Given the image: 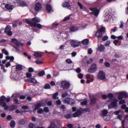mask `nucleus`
I'll return each mask as SVG.
<instances>
[{
	"instance_id": "f257e3e1",
	"label": "nucleus",
	"mask_w": 128,
	"mask_h": 128,
	"mask_svg": "<svg viewBox=\"0 0 128 128\" xmlns=\"http://www.w3.org/2000/svg\"><path fill=\"white\" fill-rule=\"evenodd\" d=\"M97 69V65L95 64H92L88 70V72L90 73L94 72Z\"/></svg>"
},
{
	"instance_id": "f03ea898",
	"label": "nucleus",
	"mask_w": 128,
	"mask_h": 128,
	"mask_svg": "<svg viewBox=\"0 0 128 128\" xmlns=\"http://www.w3.org/2000/svg\"><path fill=\"white\" fill-rule=\"evenodd\" d=\"M70 84L69 82L62 81L61 83V87L64 89H67L70 87Z\"/></svg>"
},
{
	"instance_id": "7ed1b4c3",
	"label": "nucleus",
	"mask_w": 128,
	"mask_h": 128,
	"mask_svg": "<svg viewBox=\"0 0 128 128\" xmlns=\"http://www.w3.org/2000/svg\"><path fill=\"white\" fill-rule=\"evenodd\" d=\"M97 77L99 80H104L106 78L105 73L103 71H100L98 74Z\"/></svg>"
},
{
	"instance_id": "20e7f679",
	"label": "nucleus",
	"mask_w": 128,
	"mask_h": 128,
	"mask_svg": "<svg viewBox=\"0 0 128 128\" xmlns=\"http://www.w3.org/2000/svg\"><path fill=\"white\" fill-rule=\"evenodd\" d=\"M72 46L74 48H76L79 46L80 44V42L76 40H72L70 42Z\"/></svg>"
},
{
	"instance_id": "39448f33",
	"label": "nucleus",
	"mask_w": 128,
	"mask_h": 128,
	"mask_svg": "<svg viewBox=\"0 0 128 128\" xmlns=\"http://www.w3.org/2000/svg\"><path fill=\"white\" fill-rule=\"evenodd\" d=\"M90 10L92 11L90 13L91 14L94 15L95 16H97L98 14L100 12V10L96 8H90Z\"/></svg>"
},
{
	"instance_id": "423d86ee",
	"label": "nucleus",
	"mask_w": 128,
	"mask_h": 128,
	"mask_svg": "<svg viewBox=\"0 0 128 128\" xmlns=\"http://www.w3.org/2000/svg\"><path fill=\"white\" fill-rule=\"evenodd\" d=\"M6 97L4 95H2L0 97V105L1 106L2 105L4 106L6 105L5 100Z\"/></svg>"
},
{
	"instance_id": "0eeeda50",
	"label": "nucleus",
	"mask_w": 128,
	"mask_h": 128,
	"mask_svg": "<svg viewBox=\"0 0 128 128\" xmlns=\"http://www.w3.org/2000/svg\"><path fill=\"white\" fill-rule=\"evenodd\" d=\"M82 113V112L80 109L76 111L73 113L72 115V116L74 117L79 116Z\"/></svg>"
},
{
	"instance_id": "6e6552de",
	"label": "nucleus",
	"mask_w": 128,
	"mask_h": 128,
	"mask_svg": "<svg viewBox=\"0 0 128 128\" xmlns=\"http://www.w3.org/2000/svg\"><path fill=\"white\" fill-rule=\"evenodd\" d=\"M42 7L41 4L40 2H37L35 4L34 10L36 11H38L41 9Z\"/></svg>"
},
{
	"instance_id": "1a4fd4ad",
	"label": "nucleus",
	"mask_w": 128,
	"mask_h": 128,
	"mask_svg": "<svg viewBox=\"0 0 128 128\" xmlns=\"http://www.w3.org/2000/svg\"><path fill=\"white\" fill-rule=\"evenodd\" d=\"M118 100L117 99H114L113 101L110 102L111 106L113 108H114L117 106V102Z\"/></svg>"
},
{
	"instance_id": "9d476101",
	"label": "nucleus",
	"mask_w": 128,
	"mask_h": 128,
	"mask_svg": "<svg viewBox=\"0 0 128 128\" xmlns=\"http://www.w3.org/2000/svg\"><path fill=\"white\" fill-rule=\"evenodd\" d=\"M108 113V111L106 110H104L101 111L100 116L102 117H104L106 116Z\"/></svg>"
},
{
	"instance_id": "9b49d317",
	"label": "nucleus",
	"mask_w": 128,
	"mask_h": 128,
	"mask_svg": "<svg viewBox=\"0 0 128 128\" xmlns=\"http://www.w3.org/2000/svg\"><path fill=\"white\" fill-rule=\"evenodd\" d=\"M69 30L71 32H74L76 31L78 28L76 26H72L70 27Z\"/></svg>"
},
{
	"instance_id": "f8f14e48",
	"label": "nucleus",
	"mask_w": 128,
	"mask_h": 128,
	"mask_svg": "<svg viewBox=\"0 0 128 128\" xmlns=\"http://www.w3.org/2000/svg\"><path fill=\"white\" fill-rule=\"evenodd\" d=\"M97 100V99L95 97L91 98L90 102V104L92 105L95 104L96 103Z\"/></svg>"
},
{
	"instance_id": "ddd939ff",
	"label": "nucleus",
	"mask_w": 128,
	"mask_h": 128,
	"mask_svg": "<svg viewBox=\"0 0 128 128\" xmlns=\"http://www.w3.org/2000/svg\"><path fill=\"white\" fill-rule=\"evenodd\" d=\"M104 45L100 44L98 48V50L100 52L104 51L105 49Z\"/></svg>"
},
{
	"instance_id": "4468645a",
	"label": "nucleus",
	"mask_w": 128,
	"mask_h": 128,
	"mask_svg": "<svg viewBox=\"0 0 128 128\" xmlns=\"http://www.w3.org/2000/svg\"><path fill=\"white\" fill-rule=\"evenodd\" d=\"M17 108V106L14 104L10 105L9 108V110L10 111L14 110L16 109Z\"/></svg>"
},
{
	"instance_id": "2eb2a0df",
	"label": "nucleus",
	"mask_w": 128,
	"mask_h": 128,
	"mask_svg": "<svg viewBox=\"0 0 128 128\" xmlns=\"http://www.w3.org/2000/svg\"><path fill=\"white\" fill-rule=\"evenodd\" d=\"M95 36L99 38H102V33L100 32L98 30L96 32Z\"/></svg>"
},
{
	"instance_id": "dca6fc26",
	"label": "nucleus",
	"mask_w": 128,
	"mask_h": 128,
	"mask_svg": "<svg viewBox=\"0 0 128 128\" xmlns=\"http://www.w3.org/2000/svg\"><path fill=\"white\" fill-rule=\"evenodd\" d=\"M32 20L33 22H35L36 23L38 22H40L39 18L36 17H35L32 18Z\"/></svg>"
},
{
	"instance_id": "f3484780",
	"label": "nucleus",
	"mask_w": 128,
	"mask_h": 128,
	"mask_svg": "<svg viewBox=\"0 0 128 128\" xmlns=\"http://www.w3.org/2000/svg\"><path fill=\"white\" fill-rule=\"evenodd\" d=\"M11 30V28L9 25H7L4 29V32L6 33Z\"/></svg>"
},
{
	"instance_id": "a211bd4d",
	"label": "nucleus",
	"mask_w": 128,
	"mask_h": 128,
	"mask_svg": "<svg viewBox=\"0 0 128 128\" xmlns=\"http://www.w3.org/2000/svg\"><path fill=\"white\" fill-rule=\"evenodd\" d=\"M46 8L48 12H50L52 10V7L50 5L48 4H47L46 6Z\"/></svg>"
},
{
	"instance_id": "6ab92c4d",
	"label": "nucleus",
	"mask_w": 128,
	"mask_h": 128,
	"mask_svg": "<svg viewBox=\"0 0 128 128\" xmlns=\"http://www.w3.org/2000/svg\"><path fill=\"white\" fill-rule=\"evenodd\" d=\"M26 21L28 24L32 26H33V25H35V24L34 22H33L30 21L28 19H26Z\"/></svg>"
},
{
	"instance_id": "aec40b11",
	"label": "nucleus",
	"mask_w": 128,
	"mask_h": 128,
	"mask_svg": "<svg viewBox=\"0 0 128 128\" xmlns=\"http://www.w3.org/2000/svg\"><path fill=\"white\" fill-rule=\"evenodd\" d=\"M42 104L41 103H38L37 104L36 106L35 107L34 109L35 110H38L40 107L42 106Z\"/></svg>"
},
{
	"instance_id": "412c9836",
	"label": "nucleus",
	"mask_w": 128,
	"mask_h": 128,
	"mask_svg": "<svg viewBox=\"0 0 128 128\" xmlns=\"http://www.w3.org/2000/svg\"><path fill=\"white\" fill-rule=\"evenodd\" d=\"M89 42V40L88 39H86L83 40L82 41V44L84 45L87 44Z\"/></svg>"
},
{
	"instance_id": "4be33fe9",
	"label": "nucleus",
	"mask_w": 128,
	"mask_h": 128,
	"mask_svg": "<svg viewBox=\"0 0 128 128\" xmlns=\"http://www.w3.org/2000/svg\"><path fill=\"white\" fill-rule=\"evenodd\" d=\"M11 6L10 5L8 4H6L5 5V8L7 10H12L13 9L12 6Z\"/></svg>"
},
{
	"instance_id": "5701e85b",
	"label": "nucleus",
	"mask_w": 128,
	"mask_h": 128,
	"mask_svg": "<svg viewBox=\"0 0 128 128\" xmlns=\"http://www.w3.org/2000/svg\"><path fill=\"white\" fill-rule=\"evenodd\" d=\"M62 6L64 7H68L70 6V4L68 2H65L62 4Z\"/></svg>"
},
{
	"instance_id": "b1692460",
	"label": "nucleus",
	"mask_w": 128,
	"mask_h": 128,
	"mask_svg": "<svg viewBox=\"0 0 128 128\" xmlns=\"http://www.w3.org/2000/svg\"><path fill=\"white\" fill-rule=\"evenodd\" d=\"M56 125L54 122H51L50 126L48 128H56Z\"/></svg>"
},
{
	"instance_id": "393cba45",
	"label": "nucleus",
	"mask_w": 128,
	"mask_h": 128,
	"mask_svg": "<svg viewBox=\"0 0 128 128\" xmlns=\"http://www.w3.org/2000/svg\"><path fill=\"white\" fill-rule=\"evenodd\" d=\"M34 55L36 57L40 58L42 56V54L40 53L36 52L34 54Z\"/></svg>"
},
{
	"instance_id": "a878e982",
	"label": "nucleus",
	"mask_w": 128,
	"mask_h": 128,
	"mask_svg": "<svg viewBox=\"0 0 128 128\" xmlns=\"http://www.w3.org/2000/svg\"><path fill=\"white\" fill-rule=\"evenodd\" d=\"M19 4L22 7L27 6H28L27 4L23 1H22Z\"/></svg>"
},
{
	"instance_id": "bb28decb",
	"label": "nucleus",
	"mask_w": 128,
	"mask_h": 128,
	"mask_svg": "<svg viewBox=\"0 0 128 128\" xmlns=\"http://www.w3.org/2000/svg\"><path fill=\"white\" fill-rule=\"evenodd\" d=\"M11 42H14L16 45H18V41L15 38H13L11 40Z\"/></svg>"
},
{
	"instance_id": "cd10ccee",
	"label": "nucleus",
	"mask_w": 128,
	"mask_h": 128,
	"mask_svg": "<svg viewBox=\"0 0 128 128\" xmlns=\"http://www.w3.org/2000/svg\"><path fill=\"white\" fill-rule=\"evenodd\" d=\"M25 123V121L23 119H21L18 122L19 124L20 125H23Z\"/></svg>"
},
{
	"instance_id": "c85d7f7f",
	"label": "nucleus",
	"mask_w": 128,
	"mask_h": 128,
	"mask_svg": "<svg viewBox=\"0 0 128 128\" xmlns=\"http://www.w3.org/2000/svg\"><path fill=\"white\" fill-rule=\"evenodd\" d=\"M15 123L14 121L12 120L11 121L10 123V126L12 128H14L15 126Z\"/></svg>"
},
{
	"instance_id": "c756f323",
	"label": "nucleus",
	"mask_w": 128,
	"mask_h": 128,
	"mask_svg": "<svg viewBox=\"0 0 128 128\" xmlns=\"http://www.w3.org/2000/svg\"><path fill=\"white\" fill-rule=\"evenodd\" d=\"M35 23V25H33V27H35L36 26L39 29H41L42 27V26L40 24H37L34 22Z\"/></svg>"
},
{
	"instance_id": "7c9ffc66",
	"label": "nucleus",
	"mask_w": 128,
	"mask_h": 128,
	"mask_svg": "<svg viewBox=\"0 0 128 128\" xmlns=\"http://www.w3.org/2000/svg\"><path fill=\"white\" fill-rule=\"evenodd\" d=\"M64 117L66 119L70 118L72 117L71 114H65L64 116Z\"/></svg>"
},
{
	"instance_id": "2f4dec72",
	"label": "nucleus",
	"mask_w": 128,
	"mask_h": 128,
	"mask_svg": "<svg viewBox=\"0 0 128 128\" xmlns=\"http://www.w3.org/2000/svg\"><path fill=\"white\" fill-rule=\"evenodd\" d=\"M58 92H56L53 94L52 96V98L54 99H58V97H56L58 95Z\"/></svg>"
},
{
	"instance_id": "473e14b6",
	"label": "nucleus",
	"mask_w": 128,
	"mask_h": 128,
	"mask_svg": "<svg viewBox=\"0 0 128 128\" xmlns=\"http://www.w3.org/2000/svg\"><path fill=\"white\" fill-rule=\"evenodd\" d=\"M122 94L123 97L124 98H126L128 97V94L126 92H121Z\"/></svg>"
},
{
	"instance_id": "72a5a7b5",
	"label": "nucleus",
	"mask_w": 128,
	"mask_h": 128,
	"mask_svg": "<svg viewBox=\"0 0 128 128\" xmlns=\"http://www.w3.org/2000/svg\"><path fill=\"white\" fill-rule=\"evenodd\" d=\"M16 68L17 70H21L22 69V66L20 64L18 65L16 67Z\"/></svg>"
},
{
	"instance_id": "f704fd0d",
	"label": "nucleus",
	"mask_w": 128,
	"mask_h": 128,
	"mask_svg": "<svg viewBox=\"0 0 128 128\" xmlns=\"http://www.w3.org/2000/svg\"><path fill=\"white\" fill-rule=\"evenodd\" d=\"M29 128H35L36 126L35 125L32 123H30L28 125Z\"/></svg>"
},
{
	"instance_id": "c9c22d12",
	"label": "nucleus",
	"mask_w": 128,
	"mask_h": 128,
	"mask_svg": "<svg viewBox=\"0 0 128 128\" xmlns=\"http://www.w3.org/2000/svg\"><path fill=\"white\" fill-rule=\"evenodd\" d=\"M125 120H123L121 121V123L122 124V125L121 126L122 128H128V127H125Z\"/></svg>"
},
{
	"instance_id": "e433bc0d",
	"label": "nucleus",
	"mask_w": 128,
	"mask_h": 128,
	"mask_svg": "<svg viewBox=\"0 0 128 128\" xmlns=\"http://www.w3.org/2000/svg\"><path fill=\"white\" fill-rule=\"evenodd\" d=\"M45 73L44 71L42 70L38 74V75L39 76H42L44 75Z\"/></svg>"
},
{
	"instance_id": "4c0bfd02",
	"label": "nucleus",
	"mask_w": 128,
	"mask_h": 128,
	"mask_svg": "<svg viewBox=\"0 0 128 128\" xmlns=\"http://www.w3.org/2000/svg\"><path fill=\"white\" fill-rule=\"evenodd\" d=\"M44 88L45 89H50V84H45Z\"/></svg>"
},
{
	"instance_id": "58836bf2",
	"label": "nucleus",
	"mask_w": 128,
	"mask_h": 128,
	"mask_svg": "<svg viewBox=\"0 0 128 128\" xmlns=\"http://www.w3.org/2000/svg\"><path fill=\"white\" fill-rule=\"evenodd\" d=\"M2 52L6 55H8L9 53L5 49H3L2 50Z\"/></svg>"
},
{
	"instance_id": "ea45409f",
	"label": "nucleus",
	"mask_w": 128,
	"mask_h": 128,
	"mask_svg": "<svg viewBox=\"0 0 128 128\" xmlns=\"http://www.w3.org/2000/svg\"><path fill=\"white\" fill-rule=\"evenodd\" d=\"M107 97L109 99L112 98L114 96L113 94L112 93H109L107 95Z\"/></svg>"
},
{
	"instance_id": "a19ab883",
	"label": "nucleus",
	"mask_w": 128,
	"mask_h": 128,
	"mask_svg": "<svg viewBox=\"0 0 128 128\" xmlns=\"http://www.w3.org/2000/svg\"><path fill=\"white\" fill-rule=\"evenodd\" d=\"M123 98V97L121 92L118 95V98L119 100H120L122 99Z\"/></svg>"
},
{
	"instance_id": "79ce46f5",
	"label": "nucleus",
	"mask_w": 128,
	"mask_h": 128,
	"mask_svg": "<svg viewBox=\"0 0 128 128\" xmlns=\"http://www.w3.org/2000/svg\"><path fill=\"white\" fill-rule=\"evenodd\" d=\"M70 98H66L64 99V102H65L68 103V104H69L70 103Z\"/></svg>"
},
{
	"instance_id": "37998d69",
	"label": "nucleus",
	"mask_w": 128,
	"mask_h": 128,
	"mask_svg": "<svg viewBox=\"0 0 128 128\" xmlns=\"http://www.w3.org/2000/svg\"><path fill=\"white\" fill-rule=\"evenodd\" d=\"M110 40H107L105 43V46H109L110 43Z\"/></svg>"
},
{
	"instance_id": "c03bdc74",
	"label": "nucleus",
	"mask_w": 128,
	"mask_h": 128,
	"mask_svg": "<svg viewBox=\"0 0 128 128\" xmlns=\"http://www.w3.org/2000/svg\"><path fill=\"white\" fill-rule=\"evenodd\" d=\"M105 28L104 27H101L100 29L98 30L100 32L102 33V32H104L105 31Z\"/></svg>"
},
{
	"instance_id": "a18cd8bd",
	"label": "nucleus",
	"mask_w": 128,
	"mask_h": 128,
	"mask_svg": "<svg viewBox=\"0 0 128 128\" xmlns=\"http://www.w3.org/2000/svg\"><path fill=\"white\" fill-rule=\"evenodd\" d=\"M119 100L120 101L119 102V104H122L125 103V101L124 100H123L122 99V100Z\"/></svg>"
},
{
	"instance_id": "49530a36",
	"label": "nucleus",
	"mask_w": 128,
	"mask_h": 128,
	"mask_svg": "<svg viewBox=\"0 0 128 128\" xmlns=\"http://www.w3.org/2000/svg\"><path fill=\"white\" fill-rule=\"evenodd\" d=\"M80 110L82 112H83V110L85 112L88 111L89 112L90 110L89 108H84L83 110L82 108H81L80 109Z\"/></svg>"
},
{
	"instance_id": "de8ad7c7",
	"label": "nucleus",
	"mask_w": 128,
	"mask_h": 128,
	"mask_svg": "<svg viewBox=\"0 0 128 128\" xmlns=\"http://www.w3.org/2000/svg\"><path fill=\"white\" fill-rule=\"evenodd\" d=\"M31 83L36 84L37 83V81L34 78H31Z\"/></svg>"
},
{
	"instance_id": "09e8293b",
	"label": "nucleus",
	"mask_w": 128,
	"mask_h": 128,
	"mask_svg": "<svg viewBox=\"0 0 128 128\" xmlns=\"http://www.w3.org/2000/svg\"><path fill=\"white\" fill-rule=\"evenodd\" d=\"M43 112H44L43 110H42V108H40L37 111V112L39 114H42V113H43Z\"/></svg>"
},
{
	"instance_id": "8fccbe9b",
	"label": "nucleus",
	"mask_w": 128,
	"mask_h": 128,
	"mask_svg": "<svg viewBox=\"0 0 128 128\" xmlns=\"http://www.w3.org/2000/svg\"><path fill=\"white\" fill-rule=\"evenodd\" d=\"M108 37L107 36H105L102 37V39L103 41H105L106 40H108Z\"/></svg>"
},
{
	"instance_id": "3c124183",
	"label": "nucleus",
	"mask_w": 128,
	"mask_h": 128,
	"mask_svg": "<svg viewBox=\"0 0 128 128\" xmlns=\"http://www.w3.org/2000/svg\"><path fill=\"white\" fill-rule=\"evenodd\" d=\"M70 17L69 16L66 17L63 20V21L64 22L66 21L67 20L70 19Z\"/></svg>"
},
{
	"instance_id": "603ef678",
	"label": "nucleus",
	"mask_w": 128,
	"mask_h": 128,
	"mask_svg": "<svg viewBox=\"0 0 128 128\" xmlns=\"http://www.w3.org/2000/svg\"><path fill=\"white\" fill-rule=\"evenodd\" d=\"M78 5L79 6L80 8V9H82L83 7V6L78 1Z\"/></svg>"
},
{
	"instance_id": "864d4df0",
	"label": "nucleus",
	"mask_w": 128,
	"mask_h": 128,
	"mask_svg": "<svg viewBox=\"0 0 128 128\" xmlns=\"http://www.w3.org/2000/svg\"><path fill=\"white\" fill-rule=\"evenodd\" d=\"M6 33L7 34L10 36H12V33L11 30Z\"/></svg>"
},
{
	"instance_id": "5fc2aeb1",
	"label": "nucleus",
	"mask_w": 128,
	"mask_h": 128,
	"mask_svg": "<svg viewBox=\"0 0 128 128\" xmlns=\"http://www.w3.org/2000/svg\"><path fill=\"white\" fill-rule=\"evenodd\" d=\"M13 101L14 104H19L18 102V100L17 99H15Z\"/></svg>"
},
{
	"instance_id": "6e6d98bb",
	"label": "nucleus",
	"mask_w": 128,
	"mask_h": 128,
	"mask_svg": "<svg viewBox=\"0 0 128 128\" xmlns=\"http://www.w3.org/2000/svg\"><path fill=\"white\" fill-rule=\"evenodd\" d=\"M119 42V40H116L113 41V43L116 46L117 45V44Z\"/></svg>"
},
{
	"instance_id": "4d7b16f0",
	"label": "nucleus",
	"mask_w": 128,
	"mask_h": 128,
	"mask_svg": "<svg viewBox=\"0 0 128 128\" xmlns=\"http://www.w3.org/2000/svg\"><path fill=\"white\" fill-rule=\"evenodd\" d=\"M87 102L86 100H84L81 102V105H85L87 104Z\"/></svg>"
},
{
	"instance_id": "13d9d810",
	"label": "nucleus",
	"mask_w": 128,
	"mask_h": 128,
	"mask_svg": "<svg viewBox=\"0 0 128 128\" xmlns=\"http://www.w3.org/2000/svg\"><path fill=\"white\" fill-rule=\"evenodd\" d=\"M26 76L27 78H30L32 76V74H31L28 72H27L26 74Z\"/></svg>"
},
{
	"instance_id": "bf43d9fd",
	"label": "nucleus",
	"mask_w": 128,
	"mask_h": 128,
	"mask_svg": "<svg viewBox=\"0 0 128 128\" xmlns=\"http://www.w3.org/2000/svg\"><path fill=\"white\" fill-rule=\"evenodd\" d=\"M68 94L67 92H65L62 95V96L63 98H65L67 95Z\"/></svg>"
},
{
	"instance_id": "052dcab7",
	"label": "nucleus",
	"mask_w": 128,
	"mask_h": 128,
	"mask_svg": "<svg viewBox=\"0 0 128 128\" xmlns=\"http://www.w3.org/2000/svg\"><path fill=\"white\" fill-rule=\"evenodd\" d=\"M66 62L68 64H71L72 62V61L69 59H66Z\"/></svg>"
},
{
	"instance_id": "680f3d73",
	"label": "nucleus",
	"mask_w": 128,
	"mask_h": 128,
	"mask_svg": "<svg viewBox=\"0 0 128 128\" xmlns=\"http://www.w3.org/2000/svg\"><path fill=\"white\" fill-rule=\"evenodd\" d=\"M117 118L119 119L120 120H122V116L120 115L119 114Z\"/></svg>"
},
{
	"instance_id": "e2e57ef3",
	"label": "nucleus",
	"mask_w": 128,
	"mask_h": 128,
	"mask_svg": "<svg viewBox=\"0 0 128 128\" xmlns=\"http://www.w3.org/2000/svg\"><path fill=\"white\" fill-rule=\"evenodd\" d=\"M28 71L29 72H33L34 70L33 68L30 67L28 68Z\"/></svg>"
},
{
	"instance_id": "0e129e2a",
	"label": "nucleus",
	"mask_w": 128,
	"mask_h": 128,
	"mask_svg": "<svg viewBox=\"0 0 128 128\" xmlns=\"http://www.w3.org/2000/svg\"><path fill=\"white\" fill-rule=\"evenodd\" d=\"M105 66L107 67H108L110 66V64L108 62H106L104 64Z\"/></svg>"
},
{
	"instance_id": "69168bd1",
	"label": "nucleus",
	"mask_w": 128,
	"mask_h": 128,
	"mask_svg": "<svg viewBox=\"0 0 128 128\" xmlns=\"http://www.w3.org/2000/svg\"><path fill=\"white\" fill-rule=\"evenodd\" d=\"M43 111L46 112H49V110L47 107H44L43 110Z\"/></svg>"
},
{
	"instance_id": "338daca9",
	"label": "nucleus",
	"mask_w": 128,
	"mask_h": 128,
	"mask_svg": "<svg viewBox=\"0 0 128 128\" xmlns=\"http://www.w3.org/2000/svg\"><path fill=\"white\" fill-rule=\"evenodd\" d=\"M56 103L57 104L59 105L61 104V102L60 100H58L56 101Z\"/></svg>"
},
{
	"instance_id": "774afa93",
	"label": "nucleus",
	"mask_w": 128,
	"mask_h": 128,
	"mask_svg": "<svg viewBox=\"0 0 128 128\" xmlns=\"http://www.w3.org/2000/svg\"><path fill=\"white\" fill-rule=\"evenodd\" d=\"M12 117L10 115H8L7 117L6 118V120H11L12 119Z\"/></svg>"
}]
</instances>
